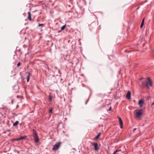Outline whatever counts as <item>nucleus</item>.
I'll return each mask as SVG.
<instances>
[{"mask_svg":"<svg viewBox=\"0 0 154 154\" xmlns=\"http://www.w3.org/2000/svg\"><path fill=\"white\" fill-rule=\"evenodd\" d=\"M144 18H143L142 20V23H144Z\"/></svg>","mask_w":154,"mask_h":154,"instance_id":"aec40b11","label":"nucleus"},{"mask_svg":"<svg viewBox=\"0 0 154 154\" xmlns=\"http://www.w3.org/2000/svg\"><path fill=\"white\" fill-rule=\"evenodd\" d=\"M26 138V136L21 137L17 139H14L12 140L13 141H17L20 140H22Z\"/></svg>","mask_w":154,"mask_h":154,"instance_id":"0eeeda50","label":"nucleus"},{"mask_svg":"<svg viewBox=\"0 0 154 154\" xmlns=\"http://www.w3.org/2000/svg\"><path fill=\"white\" fill-rule=\"evenodd\" d=\"M33 137L34 138L35 142L36 143H37L39 141V139L38 136L37 132L35 130H33Z\"/></svg>","mask_w":154,"mask_h":154,"instance_id":"7ed1b4c3","label":"nucleus"},{"mask_svg":"<svg viewBox=\"0 0 154 154\" xmlns=\"http://www.w3.org/2000/svg\"><path fill=\"white\" fill-rule=\"evenodd\" d=\"M20 65V63L19 62L17 64V66H19Z\"/></svg>","mask_w":154,"mask_h":154,"instance_id":"6ab92c4d","label":"nucleus"},{"mask_svg":"<svg viewBox=\"0 0 154 154\" xmlns=\"http://www.w3.org/2000/svg\"><path fill=\"white\" fill-rule=\"evenodd\" d=\"M154 104V102L152 104V105H153Z\"/></svg>","mask_w":154,"mask_h":154,"instance_id":"a878e982","label":"nucleus"},{"mask_svg":"<svg viewBox=\"0 0 154 154\" xmlns=\"http://www.w3.org/2000/svg\"><path fill=\"white\" fill-rule=\"evenodd\" d=\"M13 101H14V100H12V101H11V103H12V104L13 103Z\"/></svg>","mask_w":154,"mask_h":154,"instance_id":"b1692460","label":"nucleus"},{"mask_svg":"<svg viewBox=\"0 0 154 154\" xmlns=\"http://www.w3.org/2000/svg\"><path fill=\"white\" fill-rule=\"evenodd\" d=\"M136 130V128H134L133 129V131H134Z\"/></svg>","mask_w":154,"mask_h":154,"instance_id":"4be33fe9","label":"nucleus"},{"mask_svg":"<svg viewBox=\"0 0 154 154\" xmlns=\"http://www.w3.org/2000/svg\"><path fill=\"white\" fill-rule=\"evenodd\" d=\"M61 144V143L60 142L57 143L53 146L52 150L55 151L57 150L60 147Z\"/></svg>","mask_w":154,"mask_h":154,"instance_id":"20e7f679","label":"nucleus"},{"mask_svg":"<svg viewBox=\"0 0 154 154\" xmlns=\"http://www.w3.org/2000/svg\"><path fill=\"white\" fill-rule=\"evenodd\" d=\"M113 154H116V153H115V152H114V153Z\"/></svg>","mask_w":154,"mask_h":154,"instance_id":"bb28decb","label":"nucleus"},{"mask_svg":"<svg viewBox=\"0 0 154 154\" xmlns=\"http://www.w3.org/2000/svg\"><path fill=\"white\" fill-rule=\"evenodd\" d=\"M144 23H141V25L140 26V28H142L143 27V26L144 25Z\"/></svg>","mask_w":154,"mask_h":154,"instance_id":"dca6fc26","label":"nucleus"},{"mask_svg":"<svg viewBox=\"0 0 154 154\" xmlns=\"http://www.w3.org/2000/svg\"><path fill=\"white\" fill-rule=\"evenodd\" d=\"M147 81H143L142 82V87H146L148 89H149V85L152 86V82L151 79L149 78L148 77L147 78Z\"/></svg>","mask_w":154,"mask_h":154,"instance_id":"f257e3e1","label":"nucleus"},{"mask_svg":"<svg viewBox=\"0 0 154 154\" xmlns=\"http://www.w3.org/2000/svg\"><path fill=\"white\" fill-rule=\"evenodd\" d=\"M19 123V122L18 121H16V122L13 124V126H17Z\"/></svg>","mask_w":154,"mask_h":154,"instance_id":"9b49d317","label":"nucleus"},{"mask_svg":"<svg viewBox=\"0 0 154 154\" xmlns=\"http://www.w3.org/2000/svg\"><path fill=\"white\" fill-rule=\"evenodd\" d=\"M66 27V25L63 26L61 28V30H64L65 29Z\"/></svg>","mask_w":154,"mask_h":154,"instance_id":"ddd939ff","label":"nucleus"},{"mask_svg":"<svg viewBox=\"0 0 154 154\" xmlns=\"http://www.w3.org/2000/svg\"><path fill=\"white\" fill-rule=\"evenodd\" d=\"M52 110H53V109H52V108H51V109L49 110V113H51V112H52Z\"/></svg>","mask_w":154,"mask_h":154,"instance_id":"a211bd4d","label":"nucleus"},{"mask_svg":"<svg viewBox=\"0 0 154 154\" xmlns=\"http://www.w3.org/2000/svg\"><path fill=\"white\" fill-rule=\"evenodd\" d=\"M28 19L30 20L31 21V14L30 12H28Z\"/></svg>","mask_w":154,"mask_h":154,"instance_id":"9d476101","label":"nucleus"},{"mask_svg":"<svg viewBox=\"0 0 154 154\" xmlns=\"http://www.w3.org/2000/svg\"><path fill=\"white\" fill-rule=\"evenodd\" d=\"M120 151V150H119L117 149L114 152H115V153H116V152H118V151Z\"/></svg>","mask_w":154,"mask_h":154,"instance_id":"412c9836","label":"nucleus"},{"mask_svg":"<svg viewBox=\"0 0 154 154\" xmlns=\"http://www.w3.org/2000/svg\"><path fill=\"white\" fill-rule=\"evenodd\" d=\"M44 25V24H39V25L38 26L39 27V26H43Z\"/></svg>","mask_w":154,"mask_h":154,"instance_id":"f3484780","label":"nucleus"},{"mask_svg":"<svg viewBox=\"0 0 154 154\" xmlns=\"http://www.w3.org/2000/svg\"><path fill=\"white\" fill-rule=\"evenodd\" d=\"M29 79H27V81L28 82L29 81Z\"/></svg>","mask_w":154,"mask_h":154,"instance_id":"5701e85b","label":"nucleus"},{"mask_svg":"<svg viewBox=\"0 0 154 154\" xmlns=\"http://www.w3.org/2000/svg\"><path fill=\"white\" fill-rule=\"evenodd\" d=\"M52 100V97L51 96H49V101H51Z\"/></svg>","mask_w":154,"mask_h":154,"instance_id":"2eb2a0df","label":"nucleus"},{"mask_svg":"<svg viewBox=\"0 0 154 154\" xmlns=\"http://www.w3.org/2000/svg\"><path fill=\"white\" fill-rule=\"evenodd\" d=\"M111 109H112L111 107H110L109 108V110H111Z\"/></svg>","mask_w":154,"mask_h":154,"instance_id":"393cba45","label":"nucleus"},{"mask_svg":"<svg viewBox=\"0 0 154 154\" xmlns=\"http://www.w3.org/2000/svg\"><path fill=\"white\" fill-rule=\"evenodd\" d=\"M144 103V102L143 100H140L139 101L138 104L140 107H141L143 106Z\"/></svg>","mask_w":154,"mask_h":154,"instance_id":"6e6552de","label":"nucleus"},{"mask_svg":"<svg viewBox=\"0 0 154 154\" xmlns=\"http://www.w3.org/2000/svg\"><path fill=\"white\" fill-rule=\"evenodd\" d=\"M118 118L119 119V121L120 125V127L121 128H123V121L120 117H118Z\"/></svg>","mask_w":154,"mask_h":154,"instance_id":"39448f33","label":"nucleus"},{"mask_svg":"<svg viewBox=\"0 0 154 154\" xmlns=\"http://www.w3.org/2000/svg\"><path fill=\"white\" fill-rule=\"evenodd\" d=\"M135 111L136 112L135 117L137 118H139L142 114L143 110L140 109L138 110H136Z\"/></svg>","mask_w":154,"mask_h":154,"instance_id":"f03ea898","label":"nucleus"},{"mask_svg":"<svg viewBox=\"0 0 154 154\" xmlns=\"http://www.w3.org/2000/svg\"><path fill=\"white\" fill-rule=\"evenodd\" d=\"M100 133H99L95 137V139H97L99 137H100Z\"/></svg>","mask_w":154,"mask_h":154,"instance_id":"f8f14e48","label":"nucleus"},{"mask_svg":"<svg viewBox=\"0 0 154 154\" xmlns=\"http://www.w3.org/2000/svg\"><path fill=\"white\" fill-rule=\"evenodd\" d=\"M94 146V149L95 151H97L99 149V148L98 146V144L97 143H92Z\"/></svg>","mask_w":154,"mask_h":154,"instance_id":"423d86ee","label":"nucleus"},{"mask_svg":"<svg viewBox=\"0 0 154 154\" xmlns=\"http://www.w3.org/2000/svg\"><path fill=\"white\" fill-rule=\"evenodd\" d=\"M131 94L130 92L129 91L126 95V97L128 99H129L131 98Z\"/></svg>","mask_w":154,"mask_h":154,"instance_id":"1a4fd4ad","label":"nucleus"},{"mask_svg":"<svg viewBox=\"0 0 154 154\" xmlns=\"http://www.w3.org/2000/svg\"><path fill=\"white\" fill-rule=\"evenodd\" d=\"M30 75V72H28V75L27 76V78H26L27 79H29Z\"/></svg>","mask_w":154,"mask_h":154,"instance_id":"4468645a","label":"nucleus"}]
</instances>
